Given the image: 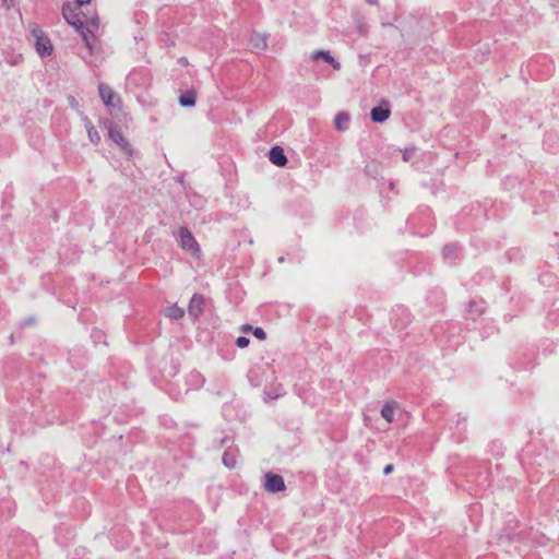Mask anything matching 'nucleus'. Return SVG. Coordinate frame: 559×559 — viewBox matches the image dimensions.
Instances as JSON below:
<instances>
[{
    "label": "nucleus",
    "instance_id": "5",
    "mask_svg": "<svg viewBox=\"0 0 559 559\" xmlns=\"http://www.w3.org/2000/svg\"><path fill=\"white\" fill-rule=\"evenodd\" d=\"M269 159L276 166L283 167L287 164V158L284 151L280 146H275L270 151Z\"/></svg>",
    "mask_w": 559,
    "mask_h": 559
},
{
    "label": "nucleus",
    "instance_id": "15",
    "mask_svg": "<svg viewBox=\"0 0 559 559\" xmlns=\"http://www.w3.org/2000/svg\"><path fill=\"white\" fill-rule=\"evenodd\" d=\"M179 102L182 106H193L195 104L194 94L188 93L180 96Z\"/></svg>",
    "mask_w": 559,
    "mask_h": 559
},
{
    "label": "nucleus",
    "instance_id": "11",
    "mask_svg": "<svg viewBox=\"0 0 559 559\" xmlns=\"http://www.w3.org/2000/svg\"><path fill=\"white\" fill-rule=\"evenodd\" d=\"M334 126L338 131H345L349 126V116L345 112H340L335 116Z\"/></svg>",
    "mask_w": 559,
    "mask_h": 559
},
{
    "label": "nucleus",
    "instance_id": "4",
    "mask_svg": "<svg viewBox=\"0 0 559 559\" xmlns=\"http://www.w3.org/2000/svg\"><path fill=\"white\" fill-rule=\"evenodd\" d=\"M391 110L388 106H378L371 109L370 117L373 122L382 123L389 119Z\"/></svg>",
    "mask_w": 559,
    "mask_h": 559
},
{
    "label": "nucleus",
    "instance_id": "3",
    "mask_svg": "<svg viewBox=\"0 0 559 559\" xmlns=\"http://www.w3.org/2000/svg\"><path fill=\"white\" fill-rule=\"evenodd\" d=\"M178 241L180 247L190 252L194 258H200L201 249L195 238L187 227H180L178 230Z\"/></svg>",
    "mask_w": 559,
    "mask_h": 559
},
{
    "label": "nucleus",
    "instance_id": "20",
    "mask_svg": "<svg viewBox=\"0 0 559 559\" xmlns=\"http://www.w3.org/2000/svg\"><path fill=\"white\" fill-rule=\"evenodd\" d=\"M335 70H340L341 64L334 58L332 62H329Z\"/></svg>",
    "mask_w": 559,
    "mask_h": 559
},
{
    "label": "nucleus",
    "instance_id": "1",
    "mask_svg": "<svg viewBox=\"0 0 559 559\" xmlns=\"http://www.w3.org/2000/svg\"><path fill=\"white\" fill-rule=\"evenodd\" d=\"M62 14L66 21L81 34L88 49L92 52L97 50V40L94 37L93 32L88 27H85V25H91L96 29L99 25L98 16L93 15L87 19V16L83 14L81 7L72 3H67L63 5Z\"/></svg>",
    "mask_w": 559,
    "mask_h": 559
},
{
    "label": "nucleus",
    "instance_id": "9",
    "mask_svg": "<svg viewBox=\"0 0 559 559\" xmlns=\"http://www.w3.org/2000/svg\"><path fill=\"white\" fill-rule=\"evenodd\" d=\"M203 307H204L203 297L200 295H194L190 300L189 313L194 317H198L202 312Z\"/></svg>",
    "mask_w": 559,
    "mask_h": 559
},
{
    "label": "nucleus",
    "instance_id": "14",
    "mask_svg": "<svg viewBox=\"0 0 559 559\" xmlns=\"http://www.w3.org/2000/svg\"><path fill=\"white\" fill-rule=\"evenodd\" d=\"M185 314V311L182 308L177 306H171L167 309V317L173 319H180Z\"/></svg>",
    "mask_w": 559,
    "mask_h": 559
},
{
    "label": "nucleus",
    "instance_id": "21",
    "mask_svg": "<svg viewBox=\"0 0 559 559\" xmlns=\"http://www.w3.org/2000/svg\"><path fill=\"white\" fill-rule=\"evenodd\" d=\"M92 0H76V5L82 7L84 4L91 3Z\"/></svg>",
    "mask_w": 559,
    "mask_h": 559
},
{
    "label": "nucleus",
    "instance_id": "6",
    "mask_svg": "<svg viewBox=\"0 0 559 559\" xmlns=\"http://www.w3.org/2000/svg\"><path fill=\"white\" fill-rule=\"evenodd\" d=\"M98 92L102 100L106 106H114V100L116 98L112 90L105 83L99 84Z\"/></svg>",
    "mask_w": 559,
    "mask_h": 559
},
{
    "label": "nucleus",
    "instance_id": "22",
    "mask_svg": "<svg viewBox=\"0 0 559 559\" xmlns=\"http://www.w3.org/2000/svg\"><path fill=\"white\" fill-rule=\"evenodd\" d=\"M403 159H404V160H407V159H408V152H404V154H403Z\"/></svg>",
    "mask_w": 559,
    "mask_h": 559
},
{
    "label": "nucleus",
    "instance_id": "10",
    "mask_svg": "<svg viewBox=\"0 0 559 559\" xmlns=\"http://www.w3.org/2000/svg\"><path fill=\"white\" fill-rule=\"evenodd\" d=\"M395 402H386L381 408V416L388 421L392 423L394 420V414L396 409Z\"/></svg>",
    "mask_w": 559,
    "mask_h": 559
},
{
    "label": "nucleus",
    "instance_id": "18",
    "mask_svg": "<svg viewBox=\"0 0 559 559\" xmlns=\"http://www.w3.org/2000/svg\"><path fill=\"white\" fill-rule=\"evenodd\" d=\"M249 338L248 337H245V336H239L237 340H236V345L239 347V348H245L249 345Z\"/></svg>",
    "mask_w": 559,
    "mask_h": 559
},
{
    "label": "nucleus",
    "instance_id": "7",
    "mask_svg": "<svg viewBox=\"0 0 559 559\" xmlns=\"http://www.w3.org/2000/svg\"><path fill=\"white\" fill-rule=\"evenodd\" d=\"M264 489H285V484L280 475L266 474Z\"/></svg>",
    "mask_w": 559,
    "mask_h": 559
},
{
    "label": "nucleus",
    "instance_id": "17",
    "mask_svg": "<svg viewBox=\"0 0 559 559\" xmlns=\"http://www.w3.org/2000/svg\"><path fill=\"white\" fill-rule=\"evenodd\" d=\"M314 58L318 59V58H322L324 59L326 62H332L333 61V57L331 56V53L329 51H324V50H320L318 51L316 55H314Z\"/></svg>",
    "mask_w": 559,
    "mask_h": 559
},
{
    "label": "nucleus",
    "instance_id": "2",
    "mask_svg": "<svg viewBox=\"0 0 559 559\" xmlns=\"http://www.w3.org/2000/svg\"><path fill=\"white\" fill-rule=\"evenodd\" d=\"M29 31L33 37L35 38L36 51L38 52V55L41 57L50 56L52 53L53 48L50 43V39L46 36L44 31L36 24H31Z\"/></svg>",
    "mask_w": 559,
    "mask_h": 559
},
{
    "label": "nucleus",
    "instance_id": "19",
    "mask_svg": "<svg viewBox=\"0 0 559 559\" xmlns=\"http://www.w3.org/2000/svg\"><path fill=\"white\" fill-rule=\"evenodd\" d=\"M393 468H394V467H393V465H392V464H388V465L384 467L383 473H384L385 475H389L390 473H392Z\"/></svg>",
    "mask_w": 559,
    "mask_h": 559
},
{
    "label": "nucleus",
    "instance_id": "16",
    "mask_svg": "<svg viewBox=\"0 0 559 559\" xmlns=\"http://www.w3.org/2000/svg\"><path fill=\"white\" fill-rule=\"evenodd\" d=\"M88 136L91 141L97 144L100 141V135L94 127L88 128Z\"/></svg>",
    "mask_w": 559,
    "mask_h": 559
},
{
    "label": "nucleus",
    "instance_id": "12",
    "mask_svg": "<svg viewBox=\"0 0 559 559\" xmlns=\"http://www.w3.org/2000/svg\"><path fill=\"white\" fill-rule=\"evenodd\" d=\"M108 134H109V138L115 142L117 143L119 146H121L122 148H126L128 143L127 141L124 140L122 133L116 129V128H110L109 131H108Z\"/></svg>",
    "mask_w": 559,
    "mask_h": 559
},
{
    "label": "nucleus",
    "instance_id": "13",
    "mask_svg": "<svg viewBox=\"0 0 559 559\" xmlns=\"http://www.w3.org/2000/svg\"><path fill=\"white\" fill-rule=\"evenodd\" d=\"M242 331H245V332L251 331L253 333V335L260 341H264L266 338V333L262 328L253 329L251 325L246 324L242 326Z\"/></svg>",
    "mask_w": 559,
    "mask_h": 559
},
{
    "label": "nucleus",
    "instance_id": "8",
    "mask_svg": "<svg viewBox=\"0 0 559 559\" xmlns=\"http://www.w3.org/2000/svg\"><path fill=\"white\" fill-rule=\"evenodd\" d=\"M250 45L254 50H265L267 47V38L260 33H253L250 37Z\"/></svg>",
    "mask_w": 559,
    "mask_h": 559
}]
</instances>
